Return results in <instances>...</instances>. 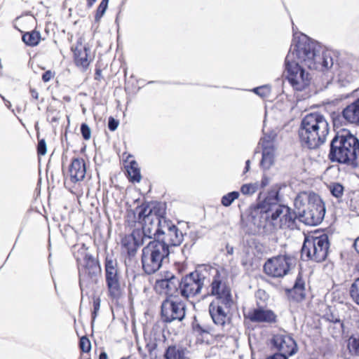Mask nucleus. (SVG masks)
<instances>
[{"instance_id": "obj_1", "label": "nucleus", "mask_w": 359, "mask_h": 359, "mask_svg": "<svg viewBox=\"0 0 359 359\" xmlns=\"http://www.w3.org/2000/svg\"><path fill=\"white\" fill-rule=\"evenodd\" d=\"M276 184L251 211L246 223V231L252 235H271L280 229H293L297 214L288 206L281 205Z\"/></svg>"}, {"instance_id": "obj_2", "label": "nucleus", "mask_w": 359, "mask_h": 359, "mask_svg": "<svg viewBox=\"0 0 359 359\" xmlns=\"http://www.w3.org/2000/svg\"><path fill=\"white\" fill-rule=\"evenodd\" d=\"M157 201H144L135 209H128L126 222L130 228L140 229L144 237L153 238L142 249L141 262L144 272H157Z\"/></svg>"}, {"instance_id": "obj_3", "label": "nucleus", "mask_w": 359, "mask_h": 359, "mask_svg": "<svg viewBox=\"0 0 359 359\" xmlns=\"http://www.w3.org/2000/svg\"><path fill=\"white\" fill-rule=\"evenodd\" d=\"M330 126L325 117L319 113L306 114L302 120L299 137L302 145L316 149L326 141Z\"/></svg>"}, {"instance_id": "obj_4", "label": "nucleus", "mask_w": 359, "mask_h": 359, "mask_svg": "<svg viewBox=\"0 0 359 359\" xmlns=\"http://www.w3.org/2000/svg\"><path fill=\"white\" fill-rule=\"evenodd\" d=\"M358 156V138L348 130L338 133L330 144V160L343 163H353Z\"/></svg>"}, {"instance_id": "obj_5", "label": "nucleus", "mask_w": 359, "mask_h": 359, "mask_svg": "<svg viewBox=\"0 0 359 359\" xmlns=\"http://www.w3.org/2000/svg\"><path fill=\"white\" fill-rule=\"evenodd\" d=\"M291 53H292V62L303 63L309 69L318 67L317 60L320 59V55L317 50V45L306 35L302 34L298 39L294 36L288 54Z\"/></svg>"}, {"instance_id": "obj_6", "label": "nucleus", "mask_w": 359, "mask_h": 359, "mask_svg": "<svg viewBox=\"0 0 359 359\" xmlns=\"http://www.w3.org/2000/svg\"><path fill=\"white\" fill-rule=\"evenodd\" d=\"M104 265L108 296L111 299L118 300L122 296V290L118 262L113 255L106 253Z\"/></svg>"}, {"instance_id": "obj_7", "label": "nucleus", "mask_w": 359, "mask_h": 359, "mask_svg": "<svg viewBox=\"0 0 359 359\" xmlns=\"http://www.w3.org/2000/svg\"><path fill=\"white\" fill-rule=\"evenodd\" d=\"M86 273H79V287L81 296L83 297L85 287L94 290V286L99 282L102 274V267L98 257H95L90 253H86L83 257Z\"/></svg>"}, {"instance_id": "obj_8", "label": "nucleus", "mask_w": 359, "mask_h": 359, "mask_svg": "<svg viewBox=\"0 0 359 359\" xmlns=\"http://www.w3.org/2000/svg\"><path fill=\"white\" fill-rule=\"evenodd\" d=\"M329 246L328 236L326 234L306 238L302 248V256H306L309 259L316 262H323L327 257Z\"/></svg>"}, {"instance_id": "obj_9", "label": "nucleus", "mask_w": 359, "mask_h": 359, "mask_svg": "<svg viewBox=\"0 0 359 359\" xmlns=\"http://www.w3.org/2000/svg\"><path fill=\"white\" fill-rule=\"evenodd\" d=\"M292 53L287 54L285 58L287 79L297 91L306 89L311 83V76L298 62H292Z\"/></svg>"}, {"instance_id": "obj_10", "label": "nucleus", "mask_w": 359, "mask_h": 359, "mask_svg": "<svg viewBox=\"0 0 359 359\" xmlns=\"http://www.w3.org/2000/svg\"><path fill=\"white\" fill-rule=\"evenodd\" d=\"M205 283L206 278L203 274L198 271L191 272L180 281V293L187 299L194 297L201 293Z\"/></svg>"}, {"instance_id": "obj_11", "label": "nucleus", "mask_w": 359, "mask_h": 359, "mask_svg": "<svg viewBox=\"0 0 359 359\" xmlns=\"http://www.w3.org/2000/svg\"><path fill=\"white\" fill-rule=\"evenodd\" d=\"M293 265L292 257L279 255L269 259L264 265V271L269 276L282 278L289 273Z\"/></svg>"}, {"instance_id": "obj_12", "label": "nucleus", "mask_w": 359, "mask_h": 359, "mask_svg": "<svg viewBox=\"0 0 359 359\" xmlns=\"http://www.w3.org/2000/svg\"><path fill=\"white\" fill-rule=\"evenodd\" d=\"M311 201L309 203L306 210H304L301 220L307 225L316 226L320 224L325 216V208L320 197L313 194Z\"/></svg>"}, {"instance_id": "obj_13", "label": "nucleus", "mask_w": 359, "mask_h": 359, "mask_svg": "<svg viewBox=\"0 0 359 359\" xmlns=\"http://www.w3.org/2000/svg\"><path fill=\"white\" fill-rule=\"evenodd\" d=\"M209 294L215 297L214 301H219L224 304L233 301L230 287L226 285L224 277L217 271H215L210 285Z\"/></svg>"}, {"instance_id": "obj_14", "label": "nucleus", "mask_w": 359, "mask_h": 359, "mask_svg": "<svg viewBox=\"0 0 359 359\" xmlns=\"http://www.w3.org/2000/svg\"><path fill=\"white\" fill-rule=\"evenodd\" d=\"M161 319L166 323L175 320H182L185 316V306L172 297H165L161 306Z\"/></svg>"}, {"instance_id": "obj_15", "label": "nucleus", "mask_w": 359, "mask_h": 359, "mask_svg": "<svg viewBox=\"0 0 359 359\" xmlns=\"http://www.w3.org/2000/svg\"><path fill=\"white\" fill-rule=\"evenodd\" d=\"M167 229H158V243H162V248L165 255L163 259L168 255V247L170 245H179L182 241V234L179 231L175 224H170Z\"/></svg>"}, {"instance_id": "obj_16", "label": "nucleus", "mask_w": 359, "mask_h": 359, "mask_svg": "<svg viewBox=\"0 0 359 359\" xmlns=\"http://www.w3.org/2000/svg\"><path fill=\"white\" fill-rule=\"evenodd\" d=\"M233 304V301L224 304L219 301H212L209 306V313L213 323L223 327L229 321L228 313Z\"/></svg>"}, {"instance_id": "obj_17", "label": "nucleus", "mask_w": 359, "mask_h": 359, "mask_svg": "<svg viewBox=\"0 0 359 359\" xmlns=\"http://www.w3.org/2000/svg\"><path fill=\"white\" fill-rule=\"evenodd\" d=\"M144 233L140 229H134L133 231L126 235L121 239V245L128 257L131 258L134 257L138 248L143 245Z\"/></svg>"}, {"instance_id": "obj_18", "label": "nucleus", "mask_w": 359, "mask_h": 359, "mask_svg": "<svg viewBox=\"0 0 359 359\" xmlns=\"http://www.w3.org/2000/svg\"><path fill=\"white\" fill-rule=\"evenodd\" d=\"M180 284L178 278L168 271L158 275V290H161V295L164 294L167 297H172L180 290Z\"/></svg>"}, {"instance_id": "obj_19", "label": "nucleus", "mask_w": 359, "mask_h": 359, "mask_svg": "<svg viewBox=\"0 0 359 359\" xmlns=\"http://www.w3.org/2000/svg\"><path fill=\"white\" fill-rule=\"evenodd\" d=\"M273 344L280 352L279 353L286 355L287 358L295 354L297 351V346L294 339L285 333L274 335Z\"/></svg>"}, {"instance_id": "obj_20", "label": "nucleus", "mask_w": 359, "mask_h": 359, "mask_svg": "<svg viewBox=\"0 0 359 359\" xmlns=\"http://www.w3.org/2000/svg\"><path fill=\"white\" fill-rule=\"evenodd\" d=\"M273 139L271 136H264L259 141L262 147L261 165L265 170L269 169L274 163L276 148Z\"/></svg>"}, {"instance_id": "obj_21", "label": "nucleus", "mask_w": 359, "mask_h": 359, "mask_svg": "<svg viewBox=\"0 0 359 359\" xmlns=\"http://www.w3.org/2000/svg\"><path fill=\"white\" fill-rule=\"evenodd\" d=\"M245 318L252 323H273L276 321V315L269 309L259 307L249 310L244 313Z\"/></svg>"}, {"instance_id": "obj_22", "label": "nucleus", "mask_w": 359, "mask_h": 359, "mask_svg": "<svg viewBox=\"0 0 359 359\" xmlns=\"http://www.w3.org/2000/svg\"><path fill=\"white\" fill-rule=\"evenodd\" d=\"M72 182L76 183L83 180L86 173V162L81 158H73L69 167Z\"/></svg>"}, {"instance_id": "obj_23", "label": "nucleus", "mask_w": 359, "mask_h": 359, "mask_svg": "<svg viewBox=\"0 0 359 359\" xmlns=\"http://www.w3.org/2000/svg\"><path fill=\"white\" fill-rule=\"evenodd\" d=\"M154 324L151 331L149 333L144 332V339L145 341V348L148 354L144 353L142 355L143 359H157V330Z\"/></svg>"}, {"instance_id": "obj_24", "label": "nucleus", "mask_w": 359, "mask_h": 359, "mask_svg": "<svg viewBox=\"0 0 359 359\" xmlns=\"http://www.w3.org/2000/svg\"><path fill=\"white\" fill-rule=\"evenodd\" d=\"M71 50L73 52L74 62L76 66L81 67L83 68V71H86L90 65L88 55L90 51V48L88 44H85L83 49L72 46Z\"/></svg>"}, {"instance_id": "obj_25", "label": "nucleus", "mask_w": 359, "mask_h": 359, "mask_svg": "<svg viewBox=\"0 0 359 359\" xmlns=\"http://www.w3.org/2000/svg\"><path fill=\"white\" fill-rule=\"evenodd\" d=\"M341 116L348 123L359 124V97L342 110Z\"/></svg>"}, {"instance_id": "obj_26", "label": "nucleus", "mask_w": 359, "mask_h": 359, "mask_svg": "<svg viewBox=\"0 0 359 359\" xmlns=\"http://www.w3.org/2000/svg\"><path fill=\"white\" fill-rule=\"evenodd\" d=\"M126 175L130 182L135 184L141 181L140 168L135 160H131L126 166Z\"/></svg>"}, {"instance_id": "obj_27", "label": "nucleus", "mask_w": 359, "mask_h": 359, "mask_svg": "<svg viewBox=\"0 0 359 359\" xmlns=\"http://www.w3.org/2000/svg\"><path fill=\"white\" fill-rule=\"evenodd\" d=\"M311 195L304 192L299 194L294 199V207L301 219L302 218L304 210H306L309 203L311 201Z\"/></svg>"}, {"instance_id": "obj_28", "label": "nucleus", "mask_w": 359, "mask_h": 359, "mask_svg": "<svg viewBox=\"0 0 359 359\" xmlns=\"http://www.w3.org/2000/svg\"><path fill=\"white\" fill-rule=\"evenodd\" d=\"M22 40L27 46L35 47L41 40V35L39 31L32 30L30 32H22Z\"/></svg>"}, {"instance_id": "obj_29", "label": "nucleus", "mask_w": 359, "mask_h": 359, "mask_svg": "<svg viewBox=\"0 0 359 359\" xmlns=\"http://www.w3.org/2000/svg\"><path fill=\"white\" fill-rule=\"evenodd\" d=\"M187 353L186 348L169 346L165 353V358L166 359H185Z\"/></svg>"}, {"instance_id": "obj_30", "label": "nucleus", "mask_w": 359, "mask_h": 359, "mask_svg": "<svg viewBox=\"0 0 359 359\" xmlns=\"http://www.w3.org/2000/svg\"><path fill=\"white\" fill-rule=\"evenodd\" d=\"M305 283L301 277H297L295 283L292 289V292L294 294V298L297 301L303 299L305 297Z\"/></svg>"}, {"instance_id": "obj_31", "label": "nucleus", "mask_w": 359, "mask_h": 359, "mask_svg": "<svg viewBox=\"0 0 359 359\" xmlns=\"http://www.w3.org/2000/svg\"><path fill=\"white\" fill-rule=\"evenodd\" d=\"M165 210V203H158V229L163 230L167 229L168 226L173 224L170 219H167L164 217Z\"/></svg>"}, {"instance_id": "obj_32", "label": "nucleus", "mask_w": 359, "mask_h": 359, "mask_svg": "<svg viewBox=\"0 0 359 359\" xmlns=\"http://www.w3.org/2000/svg\"><path fill=\"white\" fill-rule=\"evenodd\" d=\"M109 0H102L100 3L99 6H97L96 11H95V23L99 24L100 20L105 14L108 6H109Z\"/></svg>"}, {"instance_id": "obj_33", "label": "nucleus", "mask_w": 359, "mask_h": 359, "mask_svg": "<svg viewBox=\"0 0 359 359\" xmlns=\"http://www.w3.org/2000/svg\"><path fill=\"white\" fill-rule=\"evenodd\" d=\"M93 309L91 311V327L93 328L95 325V321L96 320V318L97 317L98 312L100 309V304H101V299L99 296H96L93 294Z\"/></svg>"}, {"instance_id": "obj_34", "label": "nucleus", "mask_w": 359, "mask_h": 359, "mask_svg": "<svg viewBox=\"0 0 359 359\" xmlns=\"http://www.w3.org/2000/svg\"><path fill=\"white\" fill-rule=\"evenodd\" d=\"M332 65L333 61L331 57L327 55H320V59L317 60V65L318 67L313 69L323 71L325 69L330 68L332 66Z\"/></svg>"}, {"instance_id": "obj_35", "label": "nucleus", "mask_w": 359, "mask_h": 359, "mask_svg": "<svg viewBox=\"0 0 359 359\" xmlns=\"http://www.w3.org/2000/svg\"><path fill=\"white\" fill-rule=\"evenodd\" d=\"M239 195V192L238 191L230 192L222 196L221 203L224 206L228 207L238 198Z\"/></svg>"}, {"instance_id": "obj_36", "label": "nucleus", "mask_w": 359, "mask_h": 359, "mask_svg": "<svg viewBox=\"0 0 359 359\" xmlns=\"http://www.w3.org/2000/svg\"><path fill=\"white\" fill-rule=\"evenodd\" d=\"M350 295L352 299L359 305V278L352 283L350 289Z\"/></svg>"}, {"instance_id": "obj_37", "label": "nucleus", "mask_w": 359, "mask_h": 359, "mask_svg": "<svg viewBox=\"0 0 359 359\" xmlns=\"http://www.w3.org/2000/svg\"><path fill=\"white\" fill-rule=\"evenodd\" d=\"M330 191L333 196L340 198L344 194V187L339 183H333L330 186Z\"/></svg>"}, {"instance_id": "obj_38", "label": "nucleus", "mask_w": 359, "mask_h": 359, "mask_svg": "<svg viewBox=\"0 0 359 359\" xmlns=\"http://www.w3.org/2000/svg\"><path fill=\"white\" fill-rule=\"evenodd\" d=\"M258 188V183L245 184L241 187V191L244 195H252L257 191Z\"/></svg>"}, {"instance_id": "obj_39", "label": "nucleus", "mask_w": 359, "mask_h": 359, "mask_svg": "<svg viewBox=\"0 0 359 359\" xmlns=\"http://www.w3.org/2000/svg\"><path fill=\"white\" fill-rule=\"evenodd\" d=\"M79 347L83 353H89L91 351V342L87 336L85 335L81 337Z\"/></svg>"}, {"instance_id": "obj_40", "label": "nucleus", "mask_w": 359, "mask_h": 359, "mask_svg": "<svg viewBox=\"0 0 359 359\" xmlns=\"http://www.w3.org/2000/svg\"><path fill=\"white\" fill-rule=\"evenodd\" d=\"M80 132L84 140H89L91 138V129L86 123H82L80 126Z\"/></svg>"}, {"instance_id": "obj_41", "label": "nucleus", "mask_w": 359, "mask_h": 359, "mask_svg": "<svg viewBox=\"0 0 359 359\" xmlns=\"http://www.w3.org/2000/svg\"><path fill=\"white\" fill-rule=\"evenodd\" d=\"M252 91L257 94V95L260 96L261 97H268L271 93V89L267 86H262L257 88H255Z\"/></svg>"}, {"instance_id": "obj_42", "label": "nucleus", "mask_w": 359, "mask_h": 359, "mask_svg": "<svg viewBox=\"0 0 359 359\" xmlns=\"http://www.w3.org/2000/svg\"><path fill=\"white\" fill-rule=\"evenodd\" d=\"M348 348L355 355H359V338L351 337L348 340Z\"/></svg>"}, {"instance_id": "obj_43", "label": "nucleus", "mask_w": 359, "mask_h": 359, "mask_svg": "<svg viewBox=\"0 0 359 359\" xmlns=\"http://www.w3.org/2000/svg\"><path fill=\"white\" fill-rule=\"evenodd\" d=\"M36 151L38 156H44L47 153V145L44 138L39 140Z\"/></svg>"}, {"instance_id": "obj_44", "label": "nucleus", "mask_w": 359, "mask_h": 359, "mask_svg": "<svg viewBox=\"0 0 359 359\" xmlns=\"http://www.w3.org/2000/svg\"><path fill=\"white\" fill-rule=\"evenodd\" d=\"M118 126H119V121L118 119L114 118L111 116L109 117L108 122H107V127L110 131H111V132L115 131L118 128Z\"/></svg>"}, {"instance_id": "obj_45", "label": "nucleus", "mask_w": 359, "mask_h": 359, "mask_svg": "<svg viewBox=\"0 0 359 359\" xmlns=\"http://www.w3.org/2000/svg\"><path fill=\"white\" fill-rule=\"evenodd\" d=\"M55 73L51 70H47L42 74L41 79L44 83H48L55 76Z\"/></svg>"}, {"instance_id": "obj_46", "label": "nucleus", "mask_w": 359, "mask_h": 359, "mask_svg": "<svg viewBox=\"0 0 359 359\" xmlns=\"http://www.w3.org/2000/svg\"><path fill=\"white\" fill-rule=\"evenodd\" d=\"M149 282L153 290L157 293V278L150 277L149 278Z\"/></svg>"}, {"instance_id": "obj_47", "label": "nucleus", "mask_w": 359, "mask_h": 359, "mask_svg": "<svg viewBox=\"0 0 359 359\" xmlns=\"http://www.w3.org/2000/svg\"><path fill=\"white\" fill-rule=\"evenodd\" d=\"M102 69L97 67L95 70V80L100 81L102 79Z\"/></svg>"}, {"instance_id": "obj_48", "label": "nucleus", "mask_w": 359, "mask_h": 359, "mask_svg": "<svg viewBox=\"0 0 359 359\" xmlns=\"http://www.w3.org/2000/svg\"><path fill=\"white\" fill-rule=\"evenodd\" d=\"M270 182V179L269 177H266V176H263L262 180H261V183H260V187L262 188H264L265 187H266L267 185H269Z\"/></svg>"}, {"instance_id": "obj_49", "label": "nucleus", "mask_w": 359, "mask_h": 359, "mask_svg": "<svg viewBox=\"0 0 359 359\" xmlns=\"http://www.w3.org/2000/svg\"><path fill=\"white\" fill-rule=\"evenodd\" d=\"M266 359H287L286 357V355L280 354V353H276Z\"/></svg>"}, {"instance_id": "obj_50", "label": "nucleus", "mask_w": 359, "mask_h": 359, "mask_svg": "<svg viewBox=\"0 0 359 359\" xmlns=\"http://www.w3.org/2000/svg\"><path fill=\"white\" fill-rule=\"evenodd\" d=\"M29 93L33 99H34V100L39 99V93L37 92V90L35 88L29 87Z\"/></svg>"}, {"instance_id": "obj_51", "label": "nucleus", "mask_w": 359, "mask_h": 359, "mask_svg": "<svg viewBox=\"0 0 359 359\" xmlns=\"http://www.w3.org/2000/svg\"><path fill=\"white\" fill-rule=\"evenodd\" d=\"M46 111L48 114V115L53 114L55 113L59 114L60 112L57 111L56 109H55L53 107L48 106L46 109Z\"/></svg>"}, {"instance_id": "obj_52", "label": "nucleus", "mask_w": 359, "mask_h": 359, "mask_svg": "<svg viewBox=\"0 0 359 359\" xmlns=\"http://www.w3.org/2000/svg\"><path fill=\"white\" fill-rule=\"evenodd\" d=\"M47 120L50 123H57L60 120V117H58L57 116H53L51 118H50L49 115H48Z\"/></svg>"}, {"instance_id": "obj_53", "label": "nucleus", "mask_w": 359, "mask_h": 359, "mask_svg": "<svg viewBox=\"0 0 359 359\" xmlns=\"http://www.w3.org/2000/svg\"><path fill=\"white\" fill-rule=\"evenodd\" d=\"M98 359H109L108 355L104 349L101 350L99 357H98Z\"/></svg>"}, {"instance_id": "obj_54", "label": "nucleus", "mask_w": 359, "mask_h": 359, "mask_svg": "<svg viewBox=\"0 0 359 359\" xmlns=\"http://www.w3.org/2000/svg\"><path fill=\"white\" fill-rule=\"evenodd\" d=\"M353 247L357 252L359 254V236L355 240Z\"/></svg>"}, {"instance_id": "obj_55", "label": "nucleus", "mask_w": 359, "mask_h": 359, "mask_svg": "<svg viewBox=\"0 0 359 359\" xmlns=\"http://www.w3.org/2000/svg\"><path fill=\"white\" fill-rule=\"evenodd\" d=\"M97 0H86V6L88 8H90Z\"/></svg>"}, {"instance_id": "obj_56", "label": "nucleus", "mask_w": 359, "mask_h": 359, "mask_svg": "<svg viewBox=\"0 0 359 359\" xmlns=\"http://www.w3.org/2000/svg\"><path fill=\"white\" fill-rule=\"evenodd\" d=\"M120 13H121V8H119V11H118V12L116 15V19H115V23L117 25L118 28L119 27L118 18H119Z\"/></svg>"}, {"instance_id": "obj_57", "label": "nucleus", "mask_w": 359, "mask_h": 359, "mask_svg": "<svg viewBox=\"0 0 359 359\" xmlns=\"http://www.w3.org/2000/svg\"><path fill=\"white\" fill-rule=\"evenodd\" d=\"M82 43H83V39L82 38H79L78 39L77 41H76V46L78 48H79V46H82Z\"/></svg>"}, {"instance_id": "obj_58", "label": "nucleus", "mask_w": 359, "mask_h": 359, "mask_svg": "<svg viewBox=\"0 0 359 359\" xmlns=\"http://www.w3.org/2000/svg\"><path fill=\"white\" fill-rule=\"evenodd\" d=\"M250 160H248L245 163V172H248L249 170H250Z\"/></svg>"}, {"instance_id": "obj_59", "label": "nucleus", "mask_w": 359, "mask_h": 359, "mask_svg": "<svg viewBox=\"0 0 359 359\" xmlns=\"http://www.w3.org/2000/svg\"><path fill=\"white\" fill-rule=\"evenodd\" d=\"M64 140L67 141V133L64 135H62V137H61V141H62V144H64Z\"/></svg>"}, {"instance_id": "obj_60", "label": "nucleus", "mask_w": 359, "mask_h": 359, "mask_svg": "<svg viewBox=\"0 0 359 359\" xmlns=\"http://www.w3.org/2000/svg\"><path fill=\"white\" fill-rule=\"evenodd\" d=\"M63 100L67 102H69L71 101V97L69 95H65L63 97Z\"/></svg>"}, {"instance_id": "obj_61", "label": "nucleus", "mask_w": 359, "mask_h": 359, "mask_svg": "<svg viewBox=\"0 0 359 359\" xmlns=\"http://www.w3.org/2000/svg\"><path fill=\"white\" fill-rule=\"evenodd\" d=\"M62 147H63V153L62 154H65V153H67V151L69 150V147L65 146L64 144H62Z\"/></svg>"}, {"instance_id": "obj_62", "label": "nucleus", "mask_w": 359, "mask_h": 359, "mask_svg": "<svg viewBox=\"0 0 359 359\" xmlns=\"http://www.w3.org/2000/svg\"><path fill=\"white\" fill-rule=\"evenodd\" d=\"M4 103H5V105L6 106V107L8 109H11V103L10 102V101L8 100L7 102H6Z\"/></svg>"}, {"instance_id": "obj_63", "label": "nucleus", "mask_w": 359, "mask_h": 359, "mask_svg": "<svg viewBox=\"0 0 359 359\" xmlns=\"http://www.w3.org/2000/svg\"><path fill=\"white\" fill-rule=\"evenodd\" d=\"M67 159V156L62 154V163H64V161H66Z\"/></svg>"}, {"instance_id": "obj_64", "label": "nucleus", "mask_w": 359, "mask_h": 359, "mask_svg": "<svg viewBox=\"0 0 359 359\" xmlns=\"http://www.w3.org/2000/svg\"><path fill=\"white\" fill-rule=\"evenodd\" d=\"M81 249H83V250H87L88 249V248L86 247L85 243H82L81 244Z\"/></svg>"}]
</instances>
